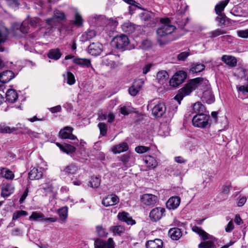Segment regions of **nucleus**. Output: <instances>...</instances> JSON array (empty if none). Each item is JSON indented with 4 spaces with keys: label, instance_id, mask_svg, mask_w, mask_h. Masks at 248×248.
<instances>
[{
    "label": "nucleus",
    "instance_id": "nucleus-28",
    "mask_svg": "<svg viewBox=\"0 0 248 248\" xmlns=\"http://www.w3.org/2000/svg\"><path fill=\"white\" fill-rule=\"evenodd\" d=\"M5 98L6 101L13 103L18 98V94L15 90L9 89L6 93Z\"/></svg>",
    "mask_w": 248,
    "mask_h": 248
},
{
    "label": "nucleus",
    "instance_id": "nucleus-58",
    "mask_svg": "<svg viewBox=\"0 0 248 248\" xmlns=\"http://www.w3.org/2000/svg\"><path fill=\"white\" fill-rule=\"evenodd\" d=\"M150 148L146 146H139L135 148V151L138 154H143L148 152Z\"/></svg>",
    "mask_w": 248,
    "mask_h": 248
},
{
    "label": "nucleus",
    "instance_id": "nucleus-11",
    "mask_svg": "<svg viewBox=\"0 0 248 248\" xmlns=\"http://www.w3.org/2000/svg\"><path fill=\"white\" fill-rule=\"evenodd\" d=\"M45 171V169L42 167L33 168L29 173V178L30 180L40 179L43 177Z\"/></svg>",
    "mask_w": 248,
    "mask_h": 248
},
{
    "label": "nucleus",
    "instance_id": "nucleus-16",
    "mask_svg": "<svg viewBox=\"0 0 248 248\" xmlns=\"http://www.w3.org/2000/svg\"><path fill=\"white\" fill-rule=\"evenodd\" d=\"M140 200L143 204L149 206L155 204L157 197L153 194H145L141 197Z\"/></svg>",
    "mask_w": 248,
    "mask_h": 248
},
{
    "label": "nucleus",
    "instance_id": "nucleus-46",
    "mask_svg": "<svg viewBox=\"0 0 248 248\" xmlns=\"http://www.w3.org/2000/svg\"><path fill=\"white\" fill-rule=\"evenodd\" d=\"M58 214L60 219L62 221H64L67 217L68 208L66 207H63L58 210Z\"/></svg>",
    "mask_w": 248,
    "mask_h": 248
},
{
    "label": "nucleus",
    "instance_id": "nucleus-53",
    "mask_svg": "<svg viewBox=\"0 0 248 248\" xmlns=\"http://www.w3.org/2000/svg\"><path fill=\"white\" fill-rule=\"evenodd\" d=\"M226 33V32L224 30H222L221 29H217V30L211 31L209 33V34L210 35V37H216L218 36L225 34Z\"/></svg>",
    "mask_w": 248,
    "mask_h": 248
},
{
    "label": "nucleus",
    "instance_id": "nucleus-27",
    "mask_svg": "<svg viewBox=\"0 0 248 248\" xmlns=\"http://www.w3.org/2000/svg\"><path fill=\"white\" fill-rule=\"evenodd\" d=\"M128 145L126 142H123L117 145L114 146L112 148V151L115 154H120L127 151Z\"/></svg>",
    "mask_w": 248,
    "mask_h": 248
},
{
    "label": "nucleus",
    "instance_id": "nucleus-23",
    "mask_svg": "<svg viewBox=\"0 0 248 248\" xmlns=\"http://www.w3.org/2000/svg\"><path fill=\"white\" fill-rule=\"evenodd\" d=\"M168 234L173 240H178L182 235L181 229L178 228H173L170 229Z\"/></svg>",
    "mask_w": 248,
    "mask_h": 248
},
{
    "label": "nucleus",
    "instance_id": "nucleus-39",
    "mask_svg": "<svg viewBox=\"0 0 248 248\" xmlns=\"http://www.w3.org/2000/svg\"><path fill=\"white\" fill-rule=\"evenodd\" d=\"M74 62L83 67H89L91 65V61L89 59L76 58L73 60Z\"/></svg>",
    "mask_w": 248,
    "mask_h": 248
},
{
    "label": "nucleus",
    "instance_id": "nucleus-52",
    "mask_svg": "<svg viewBox=\"0 0 248 248\" xmlns=\"http://www.w3.org/2000/svg\"><path fill=\"white\" fill-rule=\"evenodd\" d=\"M98 127L99 128L100 135L103 136H105L108 130L107 124L104 123H100L98 124Z\"/></svg>",
    "mask_w": 248,
    "mask_h": 248
},
{
    "label": "nucleus",
    "instance_id": "nucleus-4",
    "mask_svg": "<svg viewBox=\"0 0 248 248\" xmlns=\"http://www.w3.org/2000/svg\"><path fill=\"white\" fill-rule=\"evenodd\" d=\"M210 117L205 114H197L192 118V124L195 127L205 128L210 125Z\"/></svg>",
    "mask_w": 248,
    "mask_h": 248
},
{
    "label": "nucleus",
    "instance_id": "nucleus-38",
    "mask_svg": "<svg viewBox=\"0 0 248 248\" xmlns=\"http://www.w3.org/2000/svg\"><path fill=\"white\" fill-rule=\"evenodd\" d=\"M123 31L128 34L132 33L135 30V25L130 22L124 23L122 25Z\"/></svg>",
    "mask_w": 248,
    "mask_h": 248
},
{
    "label": "nucleus",
    "instance_id": "nucleus-13",
    "mask_svg": "<svg viewBox=\"0 0 248 248\" xmlns=\"http://www.w3.org/2000/svg\"><path fill=\"white\" fill-rule=\"evenodd\" d=\"M144 82L142 79H137L134 81L132 85L129 87L128 92L129 94L133 96H136L142 88Z\"/></svg>",
    "mask_w": 248,
    "mask_h": 248
},
{
    "label": "nucleus",
    "instance_id": "nucleus-5",
    "mask_svg": "<svg viewBox=\"0 0 248 248\" xmlns=\"http://www.w3.org/2000/svg\"><path fill=\"white\" fill-rule=\"evenodd\" d=\"M152 102L153 101H151L149 103L147 107H150L152 108V114L156 118H160L162 117L166 110L165 104L163 102H159L155 105L154 107L152 108Z\"/></svg>",
    "mask_w": 248,
    "mask_h": 248
},
{
    "label": "nucleus",
    "instance_id": "nucleus-14",
    "mask_svg": "<svg viewBox=\"0 0 248 248\" xmlns=\"http://www.w3.org/2000/svg\"><path fill=\"white\" fill-rule=\"evenodd\" d=\"M114 245L111 238H109L107 241L98 240L94 242L95 248H114Z\"/></svg>",
    "mask_w": 248,
    "mask_h": 248
},
{
    "label": "nucleus",
    "instance_id": "nucleus-19",
    "mask_svg": "<svg viewBox=\"0 0 248 248\" xmlns=\"http://www.w3.org/2000/svg\"><path fill=\"white\" fill-rule=\"evenodd\" d=\"M119 202V198L114 194L108 195L104 198L102 203L105 206H109L116 205Z\"/></svg>",
    "mask_w": 248,
    "mask_h": 248
},
{
    "label": "nucleus",
    "instance_id": "nucleus-8",
    "mask_svg": "<svg viewBox=\"0 0 248 248\" xmlns=\"http://www.w3.org/2000/svg\"><path fill=\"white\" fill-rule=\"evenodd\" d=\"M165 209L163 207H158L153 209L150 212L149 217L153 222L159 220L165 216Z\"/></svg>",
    "mask_w": 248,
    "mask_h": 248
},
{
    "label": "nucleus",
    "instance_id": "nucleus-32",
    "mask_svg": "<svg viewBox=\"0 0 248 248\" xmlns=\"http://www.w3.org/2000/svg\"><path fill=\"white\" fill-rule=\"evenodd\" d=\"M156 78L158 83L160 84H164L168 79L169 75L166 71L162 70L157 73Z\"/></svg>",
    "mask_w": 248,
    "mask_h": 248
},
{
    "label": "nucleus",
    "instance_id": "nucleus-43",
    "mask_svg": "<svg viewBox=\"0 0 248 248\" xmlns=\"http://www.w3.org/2000/svg\"><path fill=\"white\" fill-rule=\"evenodd\" d=\"M95 35V31L93 30H89L82 35V41H88L93 38Z\"/></svg>",
    "mask_w": 248,
    "mask_h": 248
},
{
    "label": "nucleus",
    "instance_id": "nucleus-56",
    "mask_svg": "<svg viewBox=\"0 0 248 248\" xmlns=\"http://www.w3.org/2000/svg\"><path fill=\"white\" fill-rule=\"evenodd\" d=\"M218 16L216 17V20L221 25H224L226 23L227 17L223 14H217Z\"/></svg>",
    "mask_w": 248,
    "mask_h": 248
},
{
    "label": "nucleus",
    "instance_id": "nucleus-61",
    "mask_svg": "<svg viewBox=\"0 0 248 248\" xmlns=\"http://www.w3.org/2000/svg\"><path fill=\"white\" fill-rule=\"evenodd\" d=\"M237 35L242 38H248V29L245 30H239L237 31Z\"/></svg>",
    "mask_w": 248,
    "mask_h": 248
},
{
    "label": "nucleus",
    "instance_id": "nucleus-51",
    "mask_svg": "<svg viewBox=\"0 0 248 248\" xmlns=\"http://www.w3.org/2000/svg\"><path fill=\"white\" fill-rule=\"evenodd\" d=\"M205 68V66L204 64H197L194 66H193L191 69L190 71L192 73H198L201 72L202 71H203Z\"/></svg>",
    "mask_w": 248,
    "mask_h": 248
},
{
    "label": "nucleus",
    "instance_id": "nucleus-60",
    "mask_svg": "<svg viewBox=\"0 0 248 248\" xmlns=\"http://www.w3.org/2000/svg\"><path fill=\"white\" fill-rule=\"evenodd\" d=\"M16 129L15 127L10 128L7 126L1 127V133H11L16 131Z\"/></svg>",
    "mask_w": 248,
    "mask_h": 248
},
{
    "label": "nucleus",
    "instance_id": "nucleus-44",
    "mask_svg": "<svg viewBox=\"0 0 248 248\" xmlns=\"http://www.w3.org/2000/svg\"><path fill=\"white\" fill-rule=\"evenodd\" d=\"M230 0H225L221 1L217 4L215 8V12L217 14H222L221 12L224 10L225 7L227 6Z\"/></svg>",
    "mask_w": 248,
    "mask_h": 248
},
{
    "label": "nucleus",
    "instance_id": "nucleus-21",
    "mask_svg": "<svg viewBox=\"0 0 248 248\" xmlns=\"http://www.w3.org/2000/svg\"><path fill=\"white\" fill-rule=\"evenodd\" d=\"M65 17L64 13L59 11L55 12L52 18L46 20V22L48 25L52 26L54 24L55 20H62Z\"/></svg>",
    "mask_w": 248,
    "mask_h": 248
},
{
    "label": "nucleus",
    "instance_id": "nucleus-63",
    "mask_svg": "<svg viewBox=\"0 0 248 248\" xmlns=\"http://www.w3.org/2000/svg\"><path fill=\"white\" fill-rule=\"evenodd\" d=\"M13 65L12 62H9L7 61H4L1 60V70L3 68H11Z\"/></svg>",
    "mask_w": 248,
    "mask_h": 248
},
{
    "label": "nucleus",
    "instance_id": "nucleus-64",
    "mask_svg": "<svg viewBox=\"0 0 248 248\" xmlns=\"http://www.w3.org/2000/svg\"><path fill=\"white\" fill-rule=\"evenodd\" d=\"M189 55V54L188 52H183L178 55L177 58L180 61H185Z\"/></svg>",
    "mask_w": 248,
    "mask_h": 248
},
{
    "label": "nucleus",
    "instance_id": "nucleus-55",
    "mask_svg": "<svg viewBox=\"0 0 248 248\" xmlns=\"http://www.w3.org/2000/svg\"><path fill=\"white\" fill-rule=\"evenodd\" d=\"M67 83L70 85H73L76 81L74 75L70 72L67 73Z\"/></svg>",
    "mask_w": 248,
    "mask_h": 248
},
{
    "label": "nucleus",
    "instance_id": "nucleus-45",
    "mask_svg": "<svg viewBox=\"0 0 248 248\" xmlns=\"http://www.w3.org/2000/svg\"><path fill=\"white\" fill-rule=\"evenodd\" d=\"M114 56L113 55L109 54L103 58V63L107 66L112 67L115 65V63L113 60Z\"/></svg>",
    "mask_w": 248,
    "mask_h": 248
},
{
    "label": "nucleus",
    "instance_id": "nucleus-41",
    "mask_svg": "<svg viewBox=\"0 0 248 248\" xmlns=\"http://www.w3.org/2000/svg\"><path fill=\"white\" fill-rule=\"evenodd\" d=\"M62 54L59 49H52L49 50L47 56L49 58L53 59L56 60L59 59Z\"/></svg>",
    "mask_w": 248,
    "mask_h": 248
},
{
    "label": "nucleus",
    "instance_id": "nucleus-31",
    "mask_svg": "<svg viewBox=\"0 0 248 248\" xmlns=\"http://www.w3.org/2000/svg\"><path fill=\"white\" fill-rule=\"evenodd\" d=\"M15 177L14 172L6 168H1V177L7 180H12Z\"/></svg>",
    "mask_w": 248,
    "mask_h": 248
},
{
    "label": "nucleus",
    "instance_id": "nucleus-10",
    "mask_svg": "<svg viewBox=\"0 0 248 248\" xmlns=\"http://www.w3.org/2000/svg\"><path fill=\"white\" fill-rule=\"evenodd\" d=\"M119 160L122 162L123 165L126 167L132 166L135 162V158L132 153L129 152L124 154L119 157Z\"/></svg>",
    "mask_w": 248,
    "mask_h": 248
},
{
    "label": "nucleus",
    "instance_id": "nucleus-7",
    "mask_svg": "<svg viewBox=\"0 0 248 248\" xmlns=\"http://www.w3.org/2000/svg\"><path fill=\"white\" fill-rule=\"evenodd\" d=\"M186 74L183 71L177 72L170 80V84L172 87H177L182 84L186 78Z\"/></svg>",
    "mask_w": 248,
    "mask_h": 248
},
{
    "label": "nucleus",
    "instance_id": "nucleus-34",
    "mask_svg": "<svg viewBox=\"0 0 248 248\" xmlns=\"http://www.w3.org/2000/svg\"><path fill=\"white\" fill-rule=\"evenodd\" d=\"M143 161L149 169L155 168L157 165L155 158L151 156H145Z\"/></svg>",
    "mask_w": 248,
    "mask_h": 248
},
{
    "label": "nucleus",
    "instance_id": "nucleus-6",
    "mask_svg": "<svg viewBox=\"0 0 248 248\" xmlns=\"http://www.w3.org/2000/svg\"><path fill=\"white\" fill-rule=\"evenodd\" d=\"M112 44L117 49H123L127 46L129 43L127 36L121 34L115 36L112 40Z\"/></svg>",
    "mask_w": 248,
    "mask_h": 248
},
{
    "label": "nucleus",
    "instance_id": "nucleus-30",
    "mask_svg": "<svg viewBox=\"0 0 248 248\" xmlns=\"http://www.w3.org/2000/svg\"><path fill=\"white\" fill-rule=\"evenodd\" d=\"M147 248H162L163 242L160 239L148 241L146 244Z\"/></svg>",
    "mask_w": 248,
    "mask_h": 248
},
{
    "label": "nucleus",
    "instance_id": "nucleus-37",
    "mask_svg": "<svg viewBox=\"0 0 248 248\" xmlns=\"http://www.w3.org/2000/svg\"><path fill=\"white\" fill-rule=\"evenodd\" d=\"M29 219L35 221L44 222L45 216L41 212H33L30 216Z\"/></svg>",
    "mask_w": 248,
    "mask_h": 248
},
{
    "label": "nucleus",
    "instance_id": "nucleus-57",
    "mask_svg": "<svg viewBox=\"0 0 248 248\" xmlns=\"http://www.w3.org/2000/svg\"><path fill=\"white\" fill-rule=\"evenodd\" d=\"M42 187L46 193H52L53 191L54 188L52 185L49 183L42 185Z\"/></svg>",
    "mask_w": 248,
    "mask_h": 248
},
{
    "label": "nucleus",
    "instance_id": "nucleus-29",
    "mask_svg": "<svg viewBox=\"0 0 248 248\" xmlns=\"http://www.w3.org/2000/svg\"><path fill=\"white\" fill-rule=\"evenodd\" d=\"M202 99L203 102L211 104L215 101V97L210 90H206L203 93Z\"/></svg>",
    "mask_w": 248,
    "mask_h": 248
},
{
    "label": "nucleus",
    "instance_id": "nucleus-35",
    "mask_svg": "<svg viewBox=\"0 0 248 248\" xmlns=\"http://www.w3.org/2000/svg\"><path fill=\"white\" fill-rule=\"evenodd\" d=\"M109 230L112 232L114 235L121 236L124 233L125 228L122 225L113 226L110 227Z\"/></svg>",
    "mask_w": 248,
    "mask_h": 248
},
{
    "label": "nucleus",
    "instance_id": "nucleus-24",
    "mask_svg": "<svg viewBox=\"0 0 248 248\" xmlns=\"http://www.w3.org/2000/svg\"><path fill=\"white\" fill-rule=\"evenodd\" d=\"M56 144L61 151L67 154L73 153L76 151V148L70 144H65L63 145L58 142H57Z\"/></svg>",
    "mask_w": 248,
    "mask_h": 248
},
{
    "label": "nucleus",
    "instance_id": "nucleus-59",
    "mask_svg": "<svg viewBox=\"0 0 248 248\" xmlns=\"http://www.w3.org/2000/svg\"><path fill=\"white\" fill-rule=\"evenodd\" d=\"M6 2L7 5L14 9L18 8L19 4L17 0H6Z\"/></svg>",
    "mask_w": 248,
    "mask_h": 248
},
{
    "label": "nucleus",
    "instance_id": "nucleus-40",
    "mask_svg": "<svg viewBox=\"0 0 248 248\" xmlns=\"http://www.w3.org/2000/svg\"><path fill=\"white\" fill-rule=\"evenodd\" d=\"M193 110L197 114H204L205 108L201 102H197L193 105Z\"/></svg>",
    "mask_w": 248,
    "mask_h": 248
},
{
    "label": "nucleus",
    "instance_id": "nucleus-50",
    "mask_svg": "<svg viewBox=\"0 0 248 248\" xmlns=\"http://www.w3.org/2000/svg\"><path fill=\"white\" fill-rule=\"evenodd\" d=\"M96 230L98 235L100 237H106L108 234L106 229L102 226H96Z\"/></svg>",
    "mask_w": 248,
    "mask_h": 248
},
{
    "label": "nucleus",
    "instance_id": "nucleus-18",
    "mask_svg": "<svg viewBox=\"0 0 248 248\" xmlns=\"http://www.w3.org/2000/svg\"><path fill=\"white\" fill-rule=\"evenodd\" d=\"M83 21L84 19L78 10L74 9L73 19L70 21V24L77 27H80L83 26Z\"/></svg>",
    "mask_w": 248,
    "mask_h": 248
},
{
    "label": "nucleus",
    "instance_id": "nucleus-48",
    "mask_svg": "<svg viewBox=\"0 0 248 248\" xmlns=\"http://www.w3.org/2000/svg\"><path fill=\"white\" fill-rule=\"evenodd\" d=\"M199 248H215L214 243L211 240H204L198 245Z\"/></svg>",
    "mask_w": 248,
    "mask_h": 248
},
{
    "label": "nucleus",
    "instance_id": "nucleus-17",
    "mask_svg": "<svg viewBox=\"0 0 248 248\" xmlns=\"http://www.w3.org/2000/svg\"><path fill=\"white\" fill-rule=\"evenodd\" d=\"M117 217L119 220L125 222L128 225H133L136 224V221L132 218L128 213L125 212L119 213Z\"/></svg>",
    "mask_w": 248,
    "mask_h": 248
},
{
    "label": "nucleus",
    "instance_id": "nucleus-62",
    "mask_svg": "<svg viewBox=\"0 0 248 248\" xmlns=\"http://www.w3.org/2000/svg\"><path fill=\"white\" fill-rule=\"evenodd\" d=\"M131 111V108L128 107L123 106L120 108V112L124 115H128Z\"/></svg>",
    "mask_w": 248,
    "mask_h": 248
},
{
    "label": "nucleus",
    "instance_id": "nucleus-12",
    "mask_svg": "<svg viewBox=\"0 0 248 248\" xmlns=\"http://www.w3.org/2000/svg\"><path fill=\"white\" fill-rule=\"evenodd\" d=\"M103 50V46L99 42L93 43L88 46V52L92 55H99Z\"/></svg>",
    "mask_w": 248,
    "mask_h": 248
},
{
    "label": "nucleus",
    "instance_id": "nucleus-54",
    "mask_svg": "<svg viewBox=\"0 0 248 248\" xmlns=\"http://www.w3.org/2000/svg\"><path fill=\"white\" fill-rule=\"evenodd\" d=\"M28 213L25 211L20 210L15 212L13 215V219L16 220L21 216H26Z\"/></svg>",
    "mask_w": 248,
    "mask_h": 248
},
{
    "label": "nucleus",
    "instance_id": "nucleus-20",
    "mask_svg": "<svg viewBox=\"0 0 248 248\" xmlns=\"http://www.w3.org/2000/svg\"><path fill=\"white\" fill-rule=\"evenodd\" d=\"M79 170V167L74 163H71L64 167L61 171L68 175L76 174Z\"/></svg>",
    "mask_w": 248,
    "mask_h": 248
},
{
    "label": "nucleus",
    "instance_id": "nucleus-49",
    "mask_svg": "<svg viewBox=\"0 0 248 248\" xmlns=\"http://www.w3.org/2000/svg\"><path fill=\"white\" fill-rule=\"evenodd\" d=\"M101 180L98 177H93L89 182L90 186L93 188L98 187L100 185Z\"/></svg>",
    "mask_w": 248,
    "mask_h": 248
},
{
    "label": "nucleus",
    "instance_id": "nucleus-26",
    "mask_svg": "<svg viewBox=\"0 0 248 248\" xmlns=\"http://www.w3.org/2000/svg\"><path fill=\"white\" fill-rule=\"evenodd\" d=\"M14 191V187L11 184H7L1 189V196L5 197L10 196Z\"/></svg>",
    "mask_w": 248,
    "mask_h": 248
},
{
    "label": "nucleus",
    "instance_id": "nucleus-33",
    "mask_svg": "<svg viewBox=\"0 0 248 248\" xmlns=\"http://www.w3.org/2000/svg\"><path fill=\"white\" fill-rule=\"evenodd\" d=\"M192 230L194 232L198 234L203 240H207L210 239L209 235L202 230L201 227L195 225L192 227Z\"/></svg>",
    "mask_w": 248,
    "mask_h": 248
},
{
    "label": "nucleus",
    "instance_id": "nucleus-36",
    "mask_svg": "<svg viewBox=\"0 0 248 248\" xmlns=\"http://www.w3.org/2000/svg\"><path fill=\"white\" fill-rule=\"evenodd\" d=\"M139 16L140 19L143 21H153L154 20V14L148 11L142 12Z\"/></svg>",
    "mask_w": 248,
    "mask_h": 248
},
{
    "label": "nucleus",
    "instance_id": "nucleus-9",
    "mask_svg": "<svg viewBox=\"0 0 248 248\" xmlns=\"http://www.w3.org/2000/svg\"><path fill=\"white\" fill-rule=\"evenodd\" d=\"M73 130L74 128L71 126H65L60 131L59 136L62 139L77 140V137L72 134Z\"/></svg>",
    "mask_w": 248,
    "mask_h": 248
},
{
    "label": "nucleus",
    "instance_id": "nucleus-1",
    "mask_svg": "<svg viewBox=\"0 0 248 248\" xmlns=\"http://www.w3.org/2000/svg\"><path fill=\"white\" fill-rule=\"evenodd\" d=\"M41 25V20L36 17L30 18L25 19L20 24L19 23H14L13 25V30L14 32H17L19 31L23 34L27 33L29 32L30 26L35 27Z\"/></svg>",
    "mask_w": 248,
    "mask_h": 248
},
{
    "label": "nucleus",
    "instance_id": "nucleus-2",
    "mask_svg": "<svg viewBox=\"0 0 248 248\" xmlns=\"http://www.w3.org/2000/svg\"><path fill=\"white\" fill-rule=\"evenodd\" d=\"M203 80L202 78L192 79L185 87L179 90L178 93L175 96L174 99L178 101L179 104H180L181 101L184 97L189 95L197 87L200 86L201 82Z\"/></svg>",
    "mask_w": 248,
    "mask_h": 248
},
{
    "label": "nucleus",
    "instance_id": "nucleus-3",
    "mask_svg": "<svg viewBox=\"0 0 248 248\" xmlns=\"http://www.w3.org/2000/svg\"><path fill=\"white\" fill-rule=\"evenodd\" d=\"M161 25L157 29L156 32L160 37L165 36L171 33L175 29L174 26L171 24L168 18H161L160 19Z\"/></svg>",
    "mask_w": 248,
    "mask_h": 248
},
{
    "label": "nucleus",
    "instance_id": "nucleus-15",
    "mask_svg": "<svg viewBox=\"0 0 248 248\" xmlns=\"http://www.w3.org/2000/svg\"><path fill=\"white\" fill-rule=\"evenodd\" d=\"M181 202V198L178 196H172L166 202V207L170 210H174L178 208Z\"/></svg>",
    "mask_w": 248,
    "mask_h": 248
},
{
    "label": "nucleus",
    "instance_id": "nucleus-25",
    "mask_svg": "<svg viewBox=\"0 0 248 248\" xmlns=\"http://www.w3.org/2000/svg\"><path fill=\"white\" fill-rule=\"evenodd\" d=\"M221 60L230 67H234L237 64L236 59L234 57L232 56L223 55L221 57Z\"/></svg>",
    "mask_w": 248,
    "mask_h": 248
},
{
    "label": "nucleus",
    "instance_id": "nucleus-47",
    "mask_svg": "<svg viewBox=\"0 0 248 248\" xmlns=\"http://www.w3.org/2000/svg\"><path fill=\"white\" fill-rule=\"evenodd\" d=\"M237 89L240 95H243L244 98L248 97V84L241 85Z\"/></svg>",
    "mask_w": 248,
    "mask_h": 248
},
{
    "label": "nucleus",
    "instance_id": "nucleus-42",
    "mask_svg": "<svg viewBox=\"0 0 248 248\" xmlns=\"http://www.w3.org/2000/svg\"><path fill=\"white\" fill-rule=\"evenodd\" d=\"M9 30L1 23V43L5 42L9 36Z\"/></svg>",
    "mask_w": 248,
    "mask_h": 248
},
{
    "label": "nucleus",
    "instance_id": "nucleus-22",
    "mask_svg": "<svg viewBox=\"0 0 248 248\" xmlns=\"http://www.w3.org/2000/svg\"><path fill=\"white\" fill-rule=\"evenodd\" d=\"M14 77L15 74L11 70H4L1 72V83H7Z\"/></svg>",
    "mask_w": 248,
    "mask_h": 248
}]
</instances>
